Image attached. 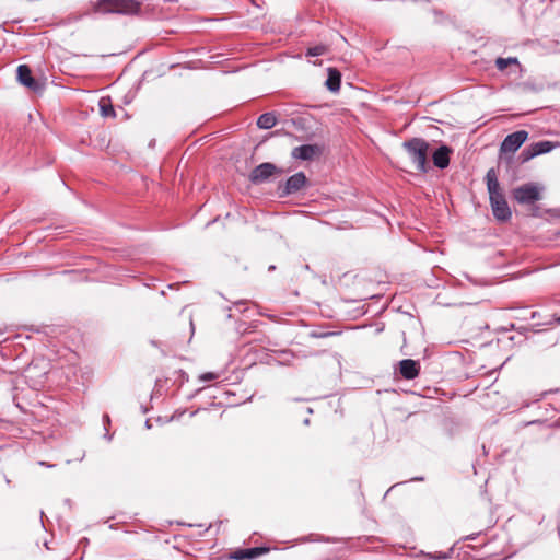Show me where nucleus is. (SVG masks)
I'll list each match as a JSON object with an SVG mask.
<instances>
[{"instance_id": "cd10ccee", "label": "nucleus", "mask_w": 560, "mask_h": 560, "mask_svg": "<svg viewBox=\"0 0 560 560\" xmlns=\"http://www.w3.org/2000/svg\"><path fill=\"white\" fill-rule=\"evenodd\" d=\"M412 480H423V478H421V477H420V478H419V477H416V478H413Z\"/></svg>"}, {"instance_id": "9d476101", "label": "nucleus", "mask_w": 560, "mask_h": 560, "mask_svg": "<svg viewBox=\"0 0 560 560\" xmlns=\"http://www.w3.org/2000/svg\"><path fill=\"white\" fill-rule=\"evenodd\" d=\"M320 153V149L315 144H303L292 150V158L303 161H310Z\"/></svg>"}, {"instance_id": "39448f33", "label": "nucleus", "mask_w": 560, "mask_h": 560, "mask_svg": "<svg viewBox=\"0 0 560 560\" xmlns=\"http://www.w3.org/2000/svg\"><path fill=\"white\" fill-rule=\"evenodd\" d=\"M528 132L526 130H517L508 135L501 143L500 150L503 153L516 152L527 140Z\"/></svg>"}, {"instance_id": "20e7f679", "label": "nucleus", "mask_w": 560, "mask_h": 560, "mask_svg": "<svg viewBox=\"0 0 560 560\" xmlns=\"http://www.w3.org/2000/svg\"><path fill=\"white\" fill-rule=\"evenodd\" d=\"M513 198L520 205H532L540 200V188L535 183H526L513 189Z\"/></svg>"}, {"instance_id": "f257e3e1", "label": "nucleus", "mask_w": 560, "mask_h": 560, "mask_svg": "<svg viewBox=\"0 0 560 560\" xmlns=\"http://www.w3.org/2000/svg\"><path fill=\"white\" fill-rule=\"evenodd\" d=\"M487 189L492 213L498 221H509L512 211L508 205L505 196L501 190L498 175L494 168L488 170L486 174Z\"/></svg>"}, {"instance_id": "dca6fc26", "label": "nucleus", "mask_w": 560, "mask_h": 560, "mask_svg": "<svg viewBox=\"0 0 560 560\" xmlns=\"http://www.w3.org/2000/svg\"><path fill=\"white\" fill-rule=\"evenodd\" d=\"M100 110L103 117H115V109L108 98H101Z\"/></svg>"}, {"instance_id": "6e6552de", "label": "nucleus", "mask_w": 560, "mask_h": 560, "mask_svg": "<svg viewBox=\"0 0 560 560\" xmlns=\"http://www.w3.org/2000/svg\"><path fill=\"white\" fill-rule=\"evenodd\" d=\"M277 172V166L272 163L265 162L256 166L250 175L249 179L254 184H261L266 182L270 176Z\"/></svg>"}, {"instance_id": "0eeeda50", "label": "nucleus", "mask_w": 560, "mask_h": 560, "mask_svg": "<svg viewBox=\"0 0 560 560\" xmlns=\"http://www.w3.org/2000/svg\"><path fill=\"white\" fill-rule=\"evenodd\" d=\"M306 184V176L303 172L290 176L283 186L279 187L280 196H288L300 191Z\"/></svg>"}, {"instance_id": "7ed1b4c3", "label": "nucleus", "mask_w": 560, "mask_h": 560, "mask_svg": "<svg viewBox=\"0 0 560 560\" xmlns=\"http://www.w3.org/2000/svg\"><path fill=\"white\" fill-rule=\"evenodd\" d=\"M140 9L137 0H98L97 10L104 13L132 14Z\"/></svg>"}, {"instance_id": "a878e982", "label": "nucleus", "mask_w": 560, "mask_h": 560, "mask_svg": "<svg viewBox=\"0 0 560 560\" xmlns=\"http://www.w3.org/2000/svg\"><path fill=\"white\" fill-rule=\"evenodd\" d=\"M555 320H556V323H557V324H559V325H560V316H559V317H557Z\"/></svg>"}, {"instance_id": "393cba45", "label": "nucleus", "mask_w": 560, "mask_h": 560, "mask_svg": "<svg viewBox=\"0 0 560 560\" xmlns=\"http://www.w3.org/2000/svg\"><path fill=\"white\" fill-rule=\"evenodd\" d=\"M5 483L11 485V480L9 478H5Z\"/></svg>"}, {"instance_id": "f8f14e48", "label": "nucleus", "mask_w": 560, "mask_h": 560, "mask_svg": "<svg viewBox=\"0 0 560 560\" xmlns=\"http://www.w3.org/2000/svg\"><path fill=\"white\" fill-rule=\"evenodd\" d=\"M268 549L267 548H264V547H254V548H248V549H240V550H236L233 555H232V558L233 559H236V560H250V559H254V558H257L258 556L267 552Z\"/></svg>"}, {"instance_id": "b1692460", "label": "nucleus", "mask_w": 560, "mask_h": 560, "mask_svg": "<svg viewBox=\"0 0 560 560\" xmlns=\"http://www.w3.org/2000/svg\"><path fill=\"white\" fill-rule=\"evenodd\" d=\"M104 421H106L107 423H109V417L107 415L104 416Z\"/></svg>"}, {"instance_id": "6ab92c4d", "label": "nucleus", "mask_w": 560, "mask_h": 560, "mask_svg": "<svg viewBox=\"0 0 560 560\" xmlns=\"http://www.w3.org/2000/svg\"><path fill=\"white\" fill-rule=\"evenodd\" d=\"M535 156H537V154L535 152V149L530 144L521 152L520 159H521L522 163H525V162H528L529 160L534 159Z\"/></svg>"}, {"instance_id": "c85d7f7f", "label": "nucleus", "mask_w": 560, "mask_h": 560, "mask_svg": "<svg viewBox=\"0 0 560 560\" xmlns=\"http://www.w3.org/2000/svg\"><path fill=\"white\" fill-rule=\"evenodd\" d=\"M304 423H305V424H308V423H310V420H308V419H305V420H304Z\"/></svg>"}, {"instance_id": "5701e85b", "label": "nucleus", "mask_w": 560, "mask_h": 560, "mask_svg": "<svg viewBox=\"0 0 560 560\" xmlns=\"http://www.w3.org/2000/svg\"><path fill=\"white\" fill-rule=\"evenodd\" d=\"M38 465L44 466V467H47V468H51V467H54V465L48 464L47 462H44V460L38 462Z\"/></svg>"}, {"instance_id": "9b49d317", "label": "nucleus", "mask_w": 560, "mask_h": 560, "mask_svg": "<svg viewBox=\"0 0 560 560\" xmlns=\"http://www.w3.org/2000/svg\"><path fill=\"white\" fill-rule=\"evenodd\" d=\"M451 153L452 150L447 145L439 147L432 155L433 164L441 170L446 168L450 164Z\"/></svg>"}, {"instance_id": "1a4fd4ad", "label": "nucleus", "mask_w": 560, "mask_h": 560, "mask_svg": "<svg viewBox=\"0 0 560 560\" xmlns=\"http://www.w3.org/2000/svg\"><path fill=\"white\" fill-rule=\"evenodd\" d=\"M420 364L412 359H404L399 362V373L405 380H413L419 375Z\"/></svg>"}, {"instance_id": "f03ea898", "label": "nucleus", "mask_w": 560, "mask_h": 560, "mask_svg": "<svg viewBox=\"0 0 560 560\" xmlns=\"http://www.w3.org/2000/svg\"><path fill=\"white\" fill-rule=\"evenodd\" d=\"M402 148L415 164L416 170L425 173L428 171L429 143L422 138H412L405 141Z\"/></svg>"}, {"instance_id": "aec40b11", "label": "nucleus", "mask_w": 560, "mask_h": 560, "mask_svg": "<svg viewBox=\"0 0 560 560\" xmlns=\"http://www.w3.org/2000/svg\"><path fill=\"white\" fill-rule=\"evenodd\" d=\"M326 51L327 47L325 45H316L307 49L306 56L317 57L324 55Z\"/></svg>"}, {"instance_id": "2eb2a0df", "label": "nucleus", "mask_w": 560, "mask_h": 560, "mask_svg": "<svg viewBox=\"0 0 560 560\" xmlns=\"http://www.w3.org/2000/svg\"><path fill=\"white\" fill-rule=\"evenodd\" d=\"M533 148L535 149V152L537 155L549 153L553 149L560 145L558 142H552L548 140L538 141L535 143H532Z\"/></svg>"}, {"instance_id": "bb28decb", "label": "nucleus", "mask_w": 560, "mask_h": 560, "mask_svg": "<svg viewBox=\"0 0 560 560\" xmlns=\"http://www.w3.org/2000/svg\"><path fill=\"white\" fill-rule=\"evenodd\" d=\"M145 427H147V428H150V427H151V425H150L149 420H147V421H145Z\"/></svg>"}, {"instance_id": "423d86ee", "label": "nucleus", "mask_w": 560, "mask_h": 560, "mask_svg": "<svg viewBox=\"0 0 560 560\" xmlns=\"http://www.w3.org/2000/svg\"><path fill=\"white\" fill-rule=\"evenodd\" d=\"M18 81L35 93H39L44 90V84L37 81L32 70L27 65H20L16 69Z\"/></svg>"}, {"instance_id": "f3484780", "label": "nucleus", "mask_w": 560, "mask_h": 560, "mask_svg": "<svg viewBox=\"0 0 560 560\" xmlns=\"http://www.w3.org/2000/svg\"><path fill=\"white\" fill-rule=\"evenodd\" d=\"M453 552V549H448L447 551H435V552H429V553H422V556L427 560H444L448 559Z\"/></svg>"}, {"instance_id": "a211bd4d", "label": "nucleus", "mask_w": 560, "mask_h": 560, "mask_svg": "<svg viewBox=\"0 0 560 560\" xmlns=\"http://www.w3.org/2000/svg\"><path fill=\"white\" fill-rule=\"evenodd\" d=\"M510 65H518L517 58H515V57H509V58L499 57L495 60V67L500 71L505 70Z\"/></svg>"}, {"instance_id": "4468645a", "label": "nucleus", "mask_w": 560, "mask_h": 560, "mask_svg": "<svg viewBox=\"0 0 560 560\" xmlns=\"http://www.w3.org/2000/svg\"><path fill=\"white\" fill-rule=\"evenodd\" d=\"M277 124V117L275 113H265L261 114L257 119V126L260 129H270L275 127Z\"/></svg>"}, {"instance_id": "412c9836", "label": "nucleus", "mask_w": 560, "mask_h": 560, "mask_svg": "<svg viewBox=\"0 0 560 560\" xmlns=\"http://www.w3.org/2000/svg\"><path fill=\"white\" fill-rule=\"evenodd\" d=\"M218 377H219L218 374L212 373V372H207V373H203V374L200 375V381L208 382V381H213V380H215Z\"/></svg>"}, {"instance_id": "4be33fe9", "label": "nucleus", "mask_w": 560, "mask_h": 560, "mask_svg": "<svg viewBox=\"0 0 560 560\" xmlns=\"http://www.w3.org/2000/svg\"><path fill=\"white\" fill-rule=\"evenodd\" d=\"M245 304L244 301H237L234 303V306L237 307L240 311H244V308H241Z\"/></svg>"}, {"instance_id": "ddd939ff", "label": "nucleus", "mask_w": 560, "mask_h": 560, "mask_svg": "<svg viewBox=\"0 0 560 560\" xmlns=\"http://www.w3.org/2000/svg\"><path fill=\"white\" fill-rule=\"evenodd\" d=\"M341 74L335 68H328V75L325 82L326 88L330 92H338L340 90Z\"/></svg>"}]
</instances>
